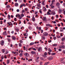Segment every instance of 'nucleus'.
<instances>
[{
    "label": "nucleus",
    "instance_id": "1",
    "mask_svg": "<svg viewBox=\"0 0 65 65\" xmlns=\"http://www.w3.org/2000/svg\"><path fill=\"white\" fill-rule=\"evenodd\" d=\"M43 34L44 36H48V33L47 32H44Z\"/></svg>",
    "mask_w": 65,
    "mask_h": 65
},
{
    "label": "nucleus",
    "instance_id": "2",
    "mask_svg": "<svg viewBox=\"0 0 65 65\" xmlns=\"http://www.w3.org/2000/svg\"><path fill=\"white\" fill-rule=\"evenodd\" d=\"M4 42L3 40H2L1 41V44L2 45H4Z\"/></svg>",
    "mask_w": 65,
    "mask_h": 65
},
{
    "label": "nucleus",
    "instance_id": "3",
    "mask_svg": "<svg viewBox=\"0 0 65 65\" xmlns=\"http://www.w3.org/2000/svg\"><path fill=\"white\" fill-rule=\"evenodd\" d=\"M59 48H65V46H64V45H60L59 46Z\"/></svg>",
    "mask_w": 65,
    "mask_h": 65
},
{
    "label": "nucleus",
    "instance_id": "4",
    "mask_svg": "<svg viewBox=\"0 0 65 65\" xmlns=\"http://www.w3.org/2000/svg\"><path fill=\"white\" fill-rule=\"evenodd\" d=\"M53 57L52 56H50L49 57L48 60H52L53 59Z\"/></svg>",
    "mask_w": 65,
    "mask_h": 65
},
{
    "label": "nucleus",
    "instance_id": "5",
    "mask_svg": "<svg viewBox=\"0 0 65 65\" xmlns=\"http://www.w3.org/2000/svg\"><path fill=\"white\" fill-rule=\"evenodd\" d=\"M37 6L38 7H39V8H41V6H40V4L38 3L37 4Z\"/></svg>",
    "mask_w": 65,
    "mask_h": 65
},
{
    "label": "nucleus",
    "instance_id": "6",
    "mask_svg": "<svg viewBox=\"0 0 65 65\" xmlns=\"http://www.w3.org/2000/svg\"><path fill=\"white\" fill-rule=\"evenodd\" d=\"M31 54H33V55L36 54V52H35V51H31Z\"/></svg>",
    "mask_w": 65,
    "mask_h": 65
},
{
    "label": "nucleus",
    "instance_id": "7",
    "mask_svg": "<svg viewBox=\"0 0 65 65\" xmlns=\"http://www.w3.org/2000/svg\"><path fill=\"white\" fill-rule=\"evenodd\" d=\"M46 17H44L43 18L42 20L43 21H46Z\"/></svg>",
    "mask_w": 65,
    "mask_h": 65
},
{
    "label": "nucleus",
    "instance_id": "8",
    "mask_svg": "<svg viewBox=\"0 0 65 65\" xmlns=\"http://www.w3.org/2000/svg\"><path fill=\"white\" fill-rule=\"evenodd\" d=\"M24 55L25 56H26V57H28V56H29V54H28L27 53H25Z\"/></svg>",
    "mask_w": 65,
    "mask_h": 65
},
{
    "label": "nucleus",
    "instance_id": "9",
    "mask_svg": "<svg viewBox=\"0 0 65 65\" xmlns=\"http://www.w3.org/2000/svg\"><path fill=\"white\" fill-rule=\"evenodd\" d=\"M59 12L60 13H61L62 11V10L61 9H59Z\"/></svg>",
    "mask_w": 65,
    "mask_h": 65
},
{
    "label": "nucleus",
    "instance_id": "10",
    "mask_svg": "<svg viewBox=\"0 0 65 65\" xmlns=\"http://www.w3.org/2000/svg\"><path fill=\"white\" fill-rule=\"evenodd\" d=\"M12 38L13 40H15V39H16L15 37H14L13 36H12Z\"/></svg>",
    "mask_w": 65,
    "mask_h": 65
},
{
    "label": "nucleus",
    "instance_id": "11",
    "mask_svg": "<svg viewBox=\"0 0 65 65\" xmlns=\"http://www.w3.org/2000/svg\"><path fill=\"white\" fill-rule=\"evenodd\" d=\"M32 21H33V22H34V21H35V19L34 17H32Z\"/></svg>",
    "mask_w": 65,
    "mask_h": 65
},
{
    "label": "nucleus",
    "instance_id": "12",
    "mask_svg": "<svg viewBox=\"0 0 65 65\" xmlns=\"http://www.w3.org/2000/svg\"><path fill=\"white\" fill-rule=\"evenodd\" d=\"M43 11H46V8L44 7H43Z\"/></svg>",
    "mask_w": 65,
    "mask_h": 65
},
{
    "label": "nucleus",
    "instance_id": "13",
    "mask_svg": "<svg viewBox=\"0 0 65 65\" xmlns=\"http://www.w3.org/2000/svg\"><path fill=\"white\" fill-rule=\"evenodd\" d=\"M65 38L63 37L61 39V41H65Z\"/></svg>",
    "mask_w": 65,
    "mask_h": 65
},
{
    "label": "nucleus",
    "instance_id": "14",
    "mask_svg": "<svg viewBox=\"0 0 65 65\" xmlns=\"http://www.w3.org/2000/svg\"><path fill=\"white\" fill-rule=\"evenodd\" d=\"M18 5H19V4L17 3H16L15 4V6L16 7L18 6Z\"/></svg>",
    "mask_w": 65,
    "mask_h": 65
},
{
    "label": "nucleus",
    "instance_id": "15",
    "mask_svg": "<svg viewBox=\"0 0 65 65\" xmlns=\"http://www.w3.org/2000/svg\"><path fill=\"white\" fill-rule=\"evenodd\" d=\"M41 50V47H39V49L38 50V52H40V51Z\"/></svg>",
    "mask_w": 65,
    "mask_h": 65
},
{
    "label": "nucleus",
    "instance_id": "16",
    "mask_svg": "<svg viewBox=\"0 0 65 65\" xmlns=\"http://www.w3.org/2000/svg\"><path fill=\"white\" fill-rule=\"evenodd\" d=\"M8 18L9 20H10V18H11V17H10V16L9 15H8Z\"/></svg>",
    "mask_w": 65,
    "mask_h": 65
},
{
    "label": "nucleus",
    "instance_id": "17",
    "mask_svg": "<svg viewBox=\"0 0 65 65\" xmlns=\"http://www.w3.org/2000/svg\"><path fill=\"white\" fill-rule=\"evenodd\" d=\"M45 37L43 36H42V39L43 40V39H45Z\"/></svg>",
    "mask_w": 65,
    "mask_h": 65
},
{
    "label": "nucleus",
    "instance_id": "18",
    "mask_svg": "<svg viewBox=\"0 0 65 65\" xmlns=\"http://www.w3.org/2000/svg\"><path fill=\"white\" fill-rule=\"evenodd\" d=\"M60 32H63V31H64L63 29L62 28H60Z\"/></svg>",
    "mask_w": 65,
    "mask_h": 65
},
{
    "label": "nucleus",
    "instance_id": "19",
    "mask_svg": "<svg viewBox=\"0 0 65 65\" xmlns=\"http://www.w3.org/2000/svg\"><path fill=\"white\" fill-rule=\"evenodd\" d=\"M19 56L21 57H22V56H23V54L22 53H20L19 54Z\"/></svg>",
    "mask_w": 65,
    "mask_h": 65
},
{
    "label": "nucleus",
    "instance_id": "20",
    "mask_svg": "<svg viewBox=\"0 0 65 65\" xmlns=\"http://www.w3.org/2000/svg\"><path fill=\"white\" fill-rule=\"evenodd\" d=\"M58 45L56 44H53V46H57Z\"/></svg>",
    "mask_w": 65,
    "mask_h": 65
},
{
    "label": "nucleus",
    "instance_id": "21",
    "mask_svg": "<svg viewBox=\"0 0 65 65\" xmlns=\"http://www.w3.org/2000/svg\"><path fill=\"white\" fill-rule=\"evenodd\" d=\"M60 4L59 3H57L56 4V6H59V5H60Z\"/></svg>",
    "mask_w": 65,
    "mask_h": 65
},
{
    "label": "nucleus",
    "instance_id": "22",
    "mask_svg": "<svg viewBox=\"0 0 65 65\" xmlns=\"http://www.w3.org/2000/svg\"><path fill=\"white\" fill-rule=\"evenodd\" d=\"M15 30L16 32H19V29L18 28H16Z\"/></svg>",
    "mask_w": 65,
    "mask_h": 65
},
{
    "label": "nucleus",
    "instance_id": "23",
    "mask_svg": "<svg viewBox=\"0 0 65 65\" xmlns=\"http://www.w3.org/2000/svg\"><path fill=\"white\" fill-rule=\"evenodd\" d=\"M6 31H5V32H4L3 33V35H6Z\"/></svg>",
    "mask_w": 65,
    "mask_h": 65
},
{
    "label": "nucleus",
    "instance_id": "24",
    "mask_svg": "<svg viewBox=\"0 0 65 65\" xmlns=\"http://www.w3.org/2000/svg\"><path fill=\"white\" fill-rule=\"evenodd\" d=\"M50 62H47L46 63H45L44 65H47L48 64H49Z\"/></svg>",
    "mask_w": 65,
    "mask_h": 65
},
{
    "label": "nucleus",
    "instance_id": "25",
    "mask_svg": "<svg viewBox=\"0 0 65 65\" xmlns=\"http://www.w3.org/2000/svg\"><path fill=\"white\" fill-rule=\"evenodd\" d=\"M56 53H52L51 54V55H53V56H54V55H56Z\"/></svg>",
    "mask_w": 65,
    "mask_h": 65
},
{
    "label": "nucleus",
    "instance_id": "26",
    "mask_svg": "<svg viewBox=\"0 0 65 65\" xmlns=\"http://www.w3.org/2000/svg\"><path fill=\"white\" fill-rule=\"evenodd\" d=\"M8 51H7L5 53H4V55H6V54H8Z\"/></svg>",
    "mask_w": 65,
    "mask_h": 65
},
{
    "label": "nucleus",
    "instance_id": "27",
    "mask_svg": "<svg viewBox=\"0 0 65 65\" xmlns=\"http://www.w3.org/2000/svg\"><path fill=\"white\" fill-rule=\"evenodd\" d=\"M48 51L49 52H52V50H51V49L50 48H49L48 49Z\"/></svg>",
    "mask_w": 65,
    "mask_h": 65
},
{
    "label": "nucleus",
    "instance_id": "28",
    "mask_svg": "<svg viewBox=\"0 0 65 65\" xmlns=\"http://www.w3.org/2000/svg\"><path fill=\"white\" fill-rule=\"evenodd\" d=\"M35 44V43L34 42H31L30 43V45H33V44Z\"/></svg>",
    "mask_w": 65,
    "mask_h": 65
},
{
    "label": "nucleus",
    "instance_id": "29",
    "mask_svg": "<svg viewBox=\"0 0 65 65\" xmlns=\"http://www.w3.org/2000/svg\"><path fill=\"white\" fill-rule=\"evenodd\" d=\"M52 5H53V4H51V5H50V6H51V7L52 8H54V7H55V6H52Z\"/></svg>",
    "mask_w": 65,
    "mask_h": 65
},
{
    "label": "nucleus",
    "instance_id": "30",
    "mask_svg": "<svg viewBox=\"0 0 65 65\" xmlns=\"http://www.w3.org/2000/svg\"><path fill=\"white\" fill-rule=\"evenodd\" d=\"M7 8H10V6L9 5H7L6 6Z\"/></svg>",
    "mask_w": 65,
    "mask_h": 65
},
{
    "label": "nucleus",
    "instance_id": "31",
    "mask_svg": "<svg viewBox=\"0 0 65 65\" xmlns=\"http://www.w3.org/2000/svg\"><path fill=\"white\" fill-rule=\"evenodd\" d=\"M19 46L20 47H21L22 46V44L21 43H19Z\"/></svg>",
    "mask_w": 65,
    "mask_h": 65
},
{
    "label": "nucleus",
    "instance_id": "32",
    "mask_svg": "<svg viewBox=\"0 0 65 65\" xmlns=\"http://www.w3.org/2000/svg\"><path fill=\"white\" fill-rule=\"evenodd\" d=\"M2 51L3 53H5V50L3 49H2Z\"/></svg>",
    "mask_w": 65,
    "mask_h": 65
},
{
    "label": "nucleus",
    "instance_id": "33",
    "mask_svg": "<svg viewBox=\"0 0 65 65\" xmlns=\"http://www.w3.org/2000/svg\"><path fill=\"white\" fill-rule=\"evenodd\" d=\"M55 0H53L52 1V4H53L54 2H55Z\"/></svg>",
    "mask_w": 65,
    "mask_h": 65
},
{
    "label": "nucleus",
    "instance_id": "34",
    "mask_svg": "<svg viewBox=\"0 0 65 65\" xmlns=\"http://www.w3.org/2000/svg\"><path fill=\"white\" fill-rule=\"evenodd\" d=\"M7 40H8L9 42H10V39H9V38H7Z\"/></svg>",
    "mask_w": 65,
    "mask_h": 65
},
{
    "label": "nucleus",
    "instance_id": "35",
    "mask_svg": "<svg viewBox=\"0 0 65 65\" xmlns=\"http://www.w3.org/2000/svg\"><path fill=\"white\" fill-rule=\"evenodd\" d=\"M56 38L57 37H53V39L54 40H56Z\"/></svg>",
    "mask_w": 65,
    "mask_h": 65
},
{
    "label": "nucleus",
    "instance_id": "36",
    "mask_svg": "<svg viewBox=\"0 0 65 65\" xmlns=\"http://www.w3.org/2000/svg\"><path fill=\"white\" fill-rule=\"evenodd\" d=\"M51 14H52V15H55V13H54L53 12L52 13H51Z\"/></svg>",
    "mask_w": 65,
    "mask_h": 65
},
{
    "label": "nucleus",
    "instance_id": "37",
    "mask_svg": "<svg viewBox=\"0 0 65 65\" xmlns=\"http://www.w3.org/2000/svg\"><path fill=\"white\" fill-rule=\"evenodd\" d=\"M47 14L48 15H50L51 14V13H49V12L48 11L47 12Z\"/></svg>",
    "mask_w": 65,
    "mask_h": 65
},
{
    "label": "nucleus",
    "instance_id": "38",
    "mask_svg": "<svg viewBox=\"0 0 65 65\" xmlns=\"http://www.w3.org/2000/svg\"><path fill=\"white\" fill-rule=\"evenodd\" d=\"M51 25V24H46V26H47V27H48V26H50Z\"/></svg>",
    "mask_w": 65,
    "mask_h": 65
},
{
    "label": "nucleus",
    "instance_id": "39",
    "mask_svg": "<svg viewBox=\"0 0 65 65\" xmlns=\"http://www.w3.org/2000/svg\"><path fill=\"white\" fill-rule=\"evenodd\" d=\"M12 54H14L15 55L16 54V52H13V51H12Z\"/></svg>",
    "mask_w": 65,
    "mask_h": 65
},
{
    "label": "nucleus",
    "instance_id": "40",
    "mask_svg": "<svg viewBox=\"0 0 65 65\" xmlns=\"http://www.w3.org/2000/svg\"><path fill=\"white\" fill-rule=\"evenodd\" d=\"M29 27H28V29H29V30H31V29H32V28L30 27V26L29 25Z\"/></svg>",
    "mask_w": 65,
    "mask_h": 65
},
{
    "label": "nucleus",
    "instance_id": "41",
    "mask_svg": "<svg viewBox=\"0 0 65 65\" xmlns=\"http://www.w3.org/2000/svg\"><path fill=\"white\" fill-rule=\"evenodd\" d=\"M18 1L19 2H20V3H22V0H18Z\"/></svg>",
    "mask_w": 65,
    "mask_h": 65
},
{
    "label": "nucleus",
    "instance_id": "42",
    "mask_svg": "<svg viewBox=\"0 0 65 65\" xmlns=\"http://www.w3.org/2000/svg\"><path fill=\"white\" fill-rule=\"evenodd\" d=\"M9 60H8L7 61V64H9Z\"/></svg>",
    "mask_w": 65,
    "mask_h": 65
},
{
    "label": "nucleus",
    "instance_id": "43",
    "mask_svg": "<svg viewBox=\"0 0 65 65\" xmlns=\"http://www.w3.org/2000/svg\"><path fill=\"white\" fill-rule=\"evenodd\" d=\"M24 16V14L22 13L21 14V17H23Z\"/></svg>",
    "mask_w": 65,
    "mask_h": 65
},
{
    "label": "nucleus",
    "instance_id": "44",
    "mask_svg": "<svg viewBox=\"0 0 65 65\" xmlns=\"http://www.w3.org/2000/svg\"><path fill=\"white\" fill-rule=\"evenodd\" d=\"M42 57H46V56L45 55H44V54L42 55Z\"/></svg>",
    "mask_w": 65,
    "mask_h": 65
},
{
    "label": "nucleus",
    "instance_id": "45",
    "mask_svg": "<svg viewBox=\"0 0 65 65\" xmlns=\"http://www.w3.org/2000/svg\"><path fill=\"white\" fill-rule=\"evenodd\" d=\"M35 14H37L38 13V12L36 11V12H35Z\"/></svg>",
    "mask_w": 65,
    "mask_h": 65
},
{
    "label": "nucleus",
    "instance_id": "46",
    "mask_svg": "<svg viewBox=\"0 0 65 65\" xmlns=\"http://www.w3.org/2000/svg\"><path fill=\"white\" fill-rule=\"evenodd\" d=\"M17 54H16V55H15V56H17V55H19V52H17Z\"/></svg>",
    "mask_w": 65,
    "mask_h": 65
},
{
    "label": "nucleus",
    "instance_id": "47",
    "mask_svg": "<svg viewBox=\"0 0 65 65\" xmlns=\"http://www.w3.org/2000/svg\"><path fill=\"white\" fill-rule=\"evenodd\" d=\"M19 24H21V20H19Z\"/></svg>",
    "mask_w": 65,
    "mask_h": 65
},
{
    "label": "nucleus",
    "instance_id": "48",
    "mask_svg": "<svg viewBox=\"0 0 65 65\" xmlns=\"http://www.w3.org/2000/svg\"><path fill=\"white\" fill-rule=\"evenodd\" d=\"M44 55L46 56V55H47V53H46V52H45L44 53Z\"/></svg>",
    "mask_w": 65,
    "mask_h": 65
},
{
    "label": "nucleus",
    "instance_id": "49",
    "mask_svg": "<svg viewBox=\"0 0 65 65\" xmlns=\"http://www.w3.org/2000/svg\"><path fill=\"white\" fill-rule=\"evenodd\" d=\"M44 49L45 50H46V51H47L48 50L47 48L46 47H45L44 48Z\"/></svg>",
    "mask_w": 65,
    "mask_h": 65
},
{
    "label": "nucleus",
    "instance_id": "50",
    "mask_svg": "<svg viewBox=\"0 0 65 65\" xmlns=\"http://www.w3.org/2000/svg\"><path fill=\"white\" fill-rule=\"evenodd\" d=\"M64 58H61V61H63V60H64Z\"/></svg>",
    "mask_w": 65,
    "mask_h": 65
},
{
    "label": "nucleus",
    "instance_id": "51",
    "mask_svg": "<svg viewBox=\"0 0 65 65\" xmlns=\"http://www.w3.org/2000/svg\"><path fill=\"white\" fill-rule=\"evenodd\" d=\"M52 42V40H50V41H48V42L50 43V42Z\"/></svg>",
    "mask_w": 65,
    "mask_h": 65
},
{
    "label": "nucleus",
    "instance_id": "52",
    "mask_svg": "<svg viewBox=\"0 0 65 65\" xmlns=\"http://www.w3.org/2000/svg\"><path fill=\"white\" fill-rule=\"evenodd\" d=\"M61 63H63V64H65V62H64V61H63V62L61 61Z\"/></svg>",
    "mask_w": 65,
    "mask_h": 65
},
{
    "label": "nucleus",
    "instance_id": "53",
    "mask_svg": "<svg viewBox=\"0 0 65 65\" xmlns=\"http://www.w3.org/2000/svg\"><path fill=\"white\" fill-rule=\"evenodd\" d=\"M20 42L21 43H23V41L20 40Z\"/></svg>",
    "mask_w": 65,
    "mask_h": 65
},
{
    "label": "nucleus",
    "instance_id": "54",
    "mask_svg": "<svg viewBox=\"0 0 65 65\" xmlns=\"http://www.w3.org/2000/svg\"><path fill=\"white\" fill-rule=\"evenodd\" d=\"M22 17H20L19 18V20H21V19H22Z\"/></svg>",
    "mask_w": 65,
    "mask_h": 65
},
{
    "label": "nucleus",
    "instance_id": "55",
    "mask_svg": "<svg viewBox=\"0 0 65 65\" xmlns=\"http://www.w3.org/2000/svg\"><path fill=\"white\" fill-rule=\"evenodd\" d=\"M17 12H19L20 11V10L19 9H17Z\"/></svg>",
    "mask_w": 65,
    "mask_h": 65
},
{
    "label": "nucleus",
    "instance_id": "56",
    "mask_svg": "<svg viewBox=\"0 0 65 65\" xmlns=\"http://www.w3.org/2000/svg\"><path fill=\"white\" fill-rule=\"evenodd\" d=\"M39 57H37L36 58V60H38V59H39Z\"/></svg>",
    "mask_w": 65,
    "mask_h": 65
},
{
    "label": "nucleus",
    "instance_id": "57",
    "mask_svg": "<svg viewBox=\"0 0 65 65\" xmlns=\"http://www.w3.org/2000/svg\"><path fill=\"white\" fill-rule=\"evenodd\" d=\"M22 5H23V6H24V7L26 6V5H26V4H23Z\"/></svg>",
    "mask_w": 65,
    "mask_h": 65
},
{
    "label": "nucleus",
    "instance_id": "58",
    "mask_svg": "<svg viewBox=\"0 0 65 65\" xmlns=\"http://www.w3.org/2000/svg\"><path fill=\"white\" fill-rule=\"evenodd\" d=\"M26 36H28V33H27V32H26Z\"/></svg>",
    "mask_w": 65,
    "mask_h": 65
},
{
    "label": "nucleus",
    "instance_id": "59",
    "mask_svg": "<svg viewBox=\"0 0 65 65\" xmlns=\"http://www.w3.org/2000/svg\"><path fill=\"white\" fill-rule=\"evenodd\" d=\"M23 5H21L20 6V8H22V7H23Z\"/></svg>",
    "mask_w": 65,
    "mask_h": 65
},
{
    "label": "nucleus",
    "instance_id": "60",
    "mask_svg": "<svg viewBox=\"0 0 65 65\" xmlns=\"http://www.w3.org/2000/svg\"><path fill=\"white\" fill-rule=\"evenodd\" d=\"M38 30H41V28L40 27H39V28Z\"/></svg>",
    "mask_w": 65,
    "mask_h": 65
},
{
    "label": "nucleus",
    "instance_id": "61",
    "mask_svg": "<svg viewBox=\"0 0 65 65\" xmlns=\"http://www.w3.org/2000/svg\"><path fill=\"white\" fill-rule=\"evenodd\" d=\"M40 65H42V62H40Z\"/></svg>",
    "mask_w": 65,
    "mask_h": 65
},
{
    "label": "nucleus",
    "instance_id": "62",
    "mask_svg": "<svg viewBox=\"0 0 65 65\" xmlns=\"http://www.w3.org/2000/svg\"><path fill=\"white\" fill-rule=\"evenodd\" d=\"M63 54H65V50H63Z\"/></svg>",
    "mask_w": 65,
    "mask_h": 65
},
{
    "label": "nucleus",
    "instance_id": "63",
    "mask_svg": "<svg viewBox=\"0 0 65 65\" xmlns=\"http://www.w3.org/2000/svg\"><path fill=\"white\" fill-rule=\"evenodd\" d=\"M1 58L2 59H4V57L3 56H2Z\"/></svg>",
    "mask_w": 65,
    "mask_h": 65
},
{
    "label": "nucleus",
    "instance_id": "64",
    "mask_svg": "<svg viewBox=\"0 0 65 65\" xmlns=\"http://www.w3.org/2000/svg\"><path fill=\"white\" fill-rule=\"evenodd\" d=\"M63 6H64V7H65V3H64L63 4Z\"/></svg>",
    "mask_w": 65,
    "mask_h": 65
}]
</instances>
